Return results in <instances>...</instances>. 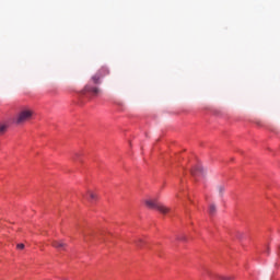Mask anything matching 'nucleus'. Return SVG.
<instances>
[{
  "label": "nucleus",
  "instance_id": "f257e3e1",
  "mask_svg": "<svg viewBox=\"0 0 280 280\" xmlns=\"http://www.w3.org/2000/svg\"><path fill=\"white\" fill-rule=\"evenodd\" d=\"M33 116H34V110H32L31 108L24 107L16 114L14 121L15 124H18V126H21L26 121H30V119H32Z\"/></svg>",
  "mask_w": 280,
  "mask_h": 280
},
{
  "label": "nucleus",
  "instance_id": "f03ea898",
  "mask_svg": "<svg viewBox=\"0 0 280 280\" xmlns=\"http://www.w3.org/2000/svg\"><path fill=\"white\" fill-rule=\"evenodd\" d=\"M144 205L148 209H156L163 215L170 213V208L165 207L163 203H160L156 199H144Z\"/></svg>",
  "mask_w": 280,
  "mask_h": 280
},
{
  "label": "nucleus",
  "instance_id": "7ed1b4c3",
  "mask_svg": "<svg viewBox=\"0 0 280 280\" xmlns=\"http://www.w3.org/2000/svg\"><path fill=\"white\" fill-rule=\"evenodd\" d=\"M190 173L192 174V176H205L209 174V170L202 166L201 163H197L192 165V167L190 168Z\"/></svg>",
  "mask_w": 280,
  "mask_h": 280
},
{
  "label": "nucleus",
  "instance_id": "20e7f679",
  "mask_svg": "<svg viewBox=\"0 0 280 280\" xmlns=\"http://www.w3.org/2000/svg\"><path fill=\"white\" fill-rule=\"evenodd\" d=\"M110 71L107 70V68H101L93 77H92V82L93 84H100V80L102 78H106Z\"/></svg>",
  "mask_w": 280,
  "mask_h": 280
},
{
  "label": "nucleus",
  "instance_id": "39448f33",
  "mask_svg": "<svg viewBox=\"0 0 280 280\" xmlns=\"http://www.w3.org/2000/svg\"><path fill=\"white\" fill-rule=\"evenodd\" d=\"M84 93H91V95L97 96L100 93H102V90L100 88L93 85V81L88 83L83 90Z\"/></svg>",
  "mask_w": 280,
  "mask_h": 280
},
{
  "label": "nucleus",
  "instance_id": "423d86ee",
  "mask_svg": "<svg viewBox=\"0 0 280 280\" xmlns=\"http://www.w3.org/2000/svg\"><path fill=\"white\" fill-rule=\"evenodd\" d=\"M77 231H79L80 235H82L84 242H91V237L93 236V232H89L80 229V225H77Z\"/></svg>",
  "mask_w": 280,
  "mask_h": 280
},
{
  "label": "nucleus",
  "instance_id": "0eeeda50",
  "mask_svg": "<svg viewBox=\"0 0 280 280\" xmlns=\"http://www.w3.org/2000/svg\"><path fill=\"white\" fill-rule=\"evenodd\" d=\"M51 246H54V248H57L58 250H65V248H67V243L62 241H52Z\"/></svg>",
  "mask_w": 280,
  "mask_h": 280
},
{
  "label": "nucleus",
  "instance_id": "6e6552de",
  "mask_svg": "<svg viewBox=\"0 0 280 280\" xmlns=\"http://www.w3.org/2000/svg\"><path fill=\"white\" fill-rule=\"evenodd\" d=\"M83 198H85V200H90V202H93L97 200V195L92 190H89L85 195H83Z\"/></svg>",
  "mask_w": 280,
  "mask_h": 280
},
{
  "label": "nucleus",
  "instance_id": "1a4fd4ad",
  "mask_svg": "<svg viewBox=\"0 0 280 280\" xmlns=\"http://www.w3.org/2000/svg\"><path fill=\"white\" fill-rule=\"evenodd\" d=\"M71 161H73V163H84V161L82 160V153L75 152V153L71 156Z\"/></svg>",
  "mask_w": 280,
  "mask_h": 280
},
{
  "label": "nucleus",
  "instance_id": "9d476101",
  "mask_svg": "<svg viewBox=\"0 0 280 280\" xmlns=\"http://www.w3.org/2000/svg\"><path fill=\"white\" fill-rule=\"evenodd\" d=\"M208 212L209 215H215V213H218V207L215 206V203H210Z\"/></svg>",
  "mask_w": 280,
  "mask_h": 280
},
{
  "label": "nucleus",
  "instance_id": "9b49d317",
  "mask_svg": "<svg viewBox=\"0 0 280 280\" xmlns=\"http://www.w3.org/2000/svg\"><path fill=\"white\" fill-rule=\"evenodd\" d=\"M8 124L5 122H0V137H2V135H5L8 132Z\"/></svg>",
  "mask_w": 280,
  "mask_h": 280
},
{
  "label": "nucleus",
  "instance_id": "f8f14e48",
  "mask_svg": "<svg viewBox=\"0 0 280 280\" xmlns=\"http://www.w3.org/2000/svg\"><path fill=\"white\" fill-rule=\"evenodd\" d=\"M178 242H187V236L186 235H179L177 237Z\"/></svg>",
  "mask_w": 280,
  "mask_h": 280
},
{
  "label": "nucleus",
  "instance_id": "ddd939ff",
  "mask_svg": "<svg viewBox=\"0 0 280 280\" xmlns=\"http://www.w3.org/2000/svg\"><path fill=\"white\" fill-rule=\"evenodd\" d=\"M16 248H18V250H23V248H25V244L19 243V244L16 245Z\"/></svg>",
  "mask_w": 280,
  "mask_h": 280
},
{
  "label": "nucleus",
  "instance_id": "4468645a",
  "mask_svg": "<svg viewBox=\"0 0 280 280\" xmlns=\"http://www.w3.org/2000/svg\"><path fill=\"white\" fill-rule=\"evenodd\" d=\"M218 280H231V277H226V276H219Z\"/></svg>",
  "mask_w": 280,
  "mask_h": 280
},
{
  "label": "nucleus",
  "instance_id": "2eb2a0df",
  "mask_svg": "<svg viewBox=\"0 0 280 280\" xmlns=\"http://www.w3.org/2000/svg\"><path fill=\"white\" fill-rule=\"evenodd\" d=\"M219 194H220V196L224 195V188L222 186L219 187Z\"/></svg>",
  "mask_w": 280,
  "mask_h": 280
}]
</instances>
